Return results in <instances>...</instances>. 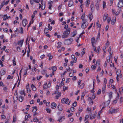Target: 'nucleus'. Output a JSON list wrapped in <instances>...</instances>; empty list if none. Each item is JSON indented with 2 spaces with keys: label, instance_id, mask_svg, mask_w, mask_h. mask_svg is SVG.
<instances>
[{
  "label": "nucleus",
  "instance_id": "f257e3e1",
  "mask_svg": "<svg viewBox=\"0 0 123 123\" xmlns=\"http://www.w3.org/2000/svg\"><path fill=\"white\" fill-rule=\"evenodd\" d=\"M70 28L66 29L65 31L63 32V34L62 36V38H65L67 37L70 33Z\"/></svg>",
  "mask_w": 123,
  "mask_h": 123
},
{
  "label": "nucleus",
  "instance_id": "f03ea898",
  "mask_svg": "<svg viewBox=\"0 0 123 123\" xmlns=\"http://www.w3.org/2000/svg\"><path fill=\"white\" fill-rule=\"evenodd\" d=\"M73 41V39L72 38L65 39L64 41V43L65 45H69L72 44Z\"/></svg>",
  "mask_w": 123,
  "mask_h": 123
},
{
  "label": "nucleus",
  "instance_id": "7ed1b4c3",
  "mask_svg": "<svg viewBox=\"0 0 123 123\" xmlns=\"http://www.w3.org/2000/svg\"><path fill=\"white\" fill-rule=\"evenodd\" d=\"M119 110L118 109H114L113 108H111L107 111V113L108 114H112L117 112Z\"/></svg>",
  "mask_w": 123,
  "mask_h": 123
},
{
  "label": "nucleus",
  "instance_id": "20e7f679",
  "mask_svg": "<svg viewBox=\"0 0 123 123\" xmlns=\"http://www.w3.org/2000/svg\"><path fill=\"white\" fill-rule=\"evenodd\" d=\"M121 70L120 69H117V77L116 79L117 81H118L119 80V78H122V75L121 74Z\"/></svg>",
  "mask_w": 123,
  "mask_h": 123
},
{
  "label": "nucleus",
  "instance_id": "39448f33",
  "mask_svg": "<svg viewBox=\"0 0 123 123\" xmlns=\"http://www.w3.org/2000/svg\"><path fill=\"white\" fill-rule=\"evenodd\" d=\"M61 102L62 103L67 104L68 105L70 104V102L68 98H63L61 99Z\"/></svg>",
  "mask_w": 123,
  "mask_h": 123
},
{
  "label": "nucleus",
  "instance_id": "423d86ee",
  "mask_svg": "<svg viewBox=\"0 0 123 123\" xmlns=\"http://www.w3.org/2000/svg\"><path fill=\"white\" fill-rule=\"evenodd\" d=\"M81 25V27L82 29H85L88 25V23L87 22V21H83Z\"/></svg>",
  "mask_w": 123,
  "mask_h": 123
},
{
  "label": "nucleus",
  "instance_id": "0eeeda50",
  "mask_svg": "<svg viewBox=\"0 0 123 123\" xmlns=\"http://www.w3.org/2000/svg\"><path fill=\"white\" fill-rule=\"evenodd\" d=\"M91 42L92 47H94V45L97 42L96 40H95V39L94 37H93L91 39Z\"/></svg>",
  "mask_w": 123,
  "mask_h": 123
},
{
  "label": "nucleus",
  "instance_id": "6e6552de",
  "mask_svg": "<svg viewBox=\"0 0 123 123\" xmlns=\"http://www.w3.org/2000/svg\"><path fill=\"white\" fill-rule=\"evenodd\" d=\"M23 26L25 27L28 24V22L26 19H24L22 21Z\"/></svg>",
  "mask_w": 123,
  "mask_h": 123
},
{
  "label": "nucleus",
  "instance_id": "1a4fd4ad",
  "mask_svg": "<svg viewBox=\"0 0 123 123\" xmlns=\"http://www.w3.org/2000/svg\"><path fill=\"white\" fill-rule=\"evenodd\" d=\"M110 61V57H107L106 58V60L105 61V63L104 64V65L105 67H106L107 65V64L108 63H109Z\"/></svg>",
  "mask_w": 123,
  "mask_h": 123
},
{
  "label": "nucleus",
  "instance_id": "9d476101",
  "mask_svg": "<svg viewBox=\"0 0 123 123\" xmlns=\"http://www.w3.org/2000/svg\"><path fill=\"white\" fill-rule=\"evenodd\" d=\"M24 40L23 39L22 40L19 41L18 43V44L19 45V46L21 47L22 46L23 43L24 42Z\"/></svg>",
  "mask_w": 123,
  "mask_h": 123
},
{
  "label": "nucleus",
  "instance_id": "9b49d317",
  "mask_svg": "<svg viewBox=\"0 0 123 123\" xmlns=\"http://www.w3.org/2000/svg\"><path fill=\"white\" fill-rule=\"evenodd\" d=\"M85 13H82L81 17V18L82 20V21H87L86 19L85 18Z\"/></svg>",
  "mask_w": 123,
  "mask_h": 123
},
{
  "label": "nucleus",
  "instance_id": "f8f14e48",
  "mask_svg": "<svg viewBox=\"0 0 123 123\" xmlns=\"http://www.w3.org/2000/svg\"><path fill=\"white\" fill-rule=\"evenodd\" d=\"M108 17V14L107 13H105L103 16V20L104 21H105Z\"/></svg>",
  "mask_w": 123,
  "mask_h": 123
},
{
  "label": "nucleus",
  "instance_id": "ddd939ff",
  "mask_svg": "<svg viewBox=\"0 0 123 123\" xmlns=\"http://www.w3.org/2000/svg\"><path fill=\"white\" fill-rule=\"evenodd\" d=\"M118 6L120 7H123V1H119Z\"/></svg>",
  "mask_w": 123,
  "mask_h": 123
},
{
  "label": "nucleus",
  "instance_id": "4468645a",
  "mask_svg": "<svg viewBox=\"0 0 123 123\" xmlns=\"http://www.w3.org/2000/svg\"><path fill=\"white\" fill-rule=\"evenodd\" d=\"M62 43L60 42H58L57 43V45L56 46V47L58 48H60L62 46Z\"/></svg>",
  "mask_w": 123,
  "mask_h": 123
},
{
  "label": "nucleus",
  "instance_id": "2eb2a0df",
  "mask_svg": "<svg viewBox=\"0 0 123 123\" xmlns=\"http://www.w3.org/2000/svg\"><path fill=\"white\" fill-rule=\"evenodd\" d=\"M51 108L52 109L55 108L56 106V104L55 103H52L51 104Z\"/></svg>",
  "mask_w": 123,
  "mask_h": 123
},
{
  "label": "nucleus",
  "instance_id": "dca6fc26",
  "mask_svg": "<svg viewBox=\"0 0 123 123\" xmlns=\"http://www.w3.org/2000/svg\"><path fill=\"white\" fill-rule=\"evenodd\" d=\"M88 100L89 102V103L90 104L92 105L93 104V101L94 100L91 99V98L89 97L88 98Z\"/></svg>",
  "mask_w": 123,
  "mask_h": 123
},
{
  "label": "nucleus",
  "instance_id": "f3484780",
  "mask_svg": "<svg viewBox=\"0 0 123 123\" xmlns=\"http://www.w3.org/2000/svg\"><path fill=\"white\" fill-rule=\"evenodd\" d=\"M65 119V117L64 116L61 117L58 119V121L60 122H61L63 121Z\"/></svg>",
  "mask_w": 123,
  "mask_h": 123
},
{
  "label": "nucleus",
  "instance_id": "a211bd4d",
  "mask_svg": "<svg viewBox=\"0 0 123 123\" xmlns=\"http://www.w3.org/2000/svg\"><path fill=\"white\" fill-rule=\"evenodd\" d=\"M88 17L90 20V21H91L93 18V16L92 14L91 13H89L88 15Z\"/></svg>",
  "mask_w": 123,
  "mask_h": 123
},
{
  "label": "nucleus",
  "instance_id": "6ab92c4d",
  "mask_svg": "<svg viewBox=\"0 0 123 123\" xmlns=\"http://www.w3.org/2000/svg\"><path fill=\"white\" fill-rule=\"evenodd\" d=\"M116 17H113L111 21V24L112 25H114L116 22Z\"/></svg>",
  "mask_w": 123,
  "mask_h": 123
},
{
  "label": "nucleus",
  "instance_id": "aec40b11",
  "mask_svg": "<svg viewBox=\"0 0 123 123\" xmlns=\"http://www.w3.org/2000/svg\"><path fill=\"white\" fill-rule=\"evenodd\" d=\"M106 86L105 85H103L102 90V92L103 93H104L105 92Z\"/></svg>",
  "mask_w": 123,
  "mask_h": 123
},
{
  "label": "nucleus",
  "instance_id": "412c9836",
  "mask_svg": "<svg viewBox=\"0 0 123 123\" xmlns=\"http://www.w3.org/2000/svg\"><path fill=\"white\" fill-rule=\"evenodd\" d=\"M58 110L60 111H61L63 109V106L62 105H58Z\"/></svg>",
  "mask_w": 123,
  "mask_h": 123
},
{
  "label": "nucleus",
  "instance_id": "4be33fe9",
  "mask_svg": "<svg viewBox=\"0 0 123 123\" xmlns=\"http://www.w3.org/2000/svg\"><path fill=\"white\" fill-rule=\"evenodd\" d=\"M6 73L5 69H2L0 71L1 75H4Z\"/></svg>",
  "mask_w": 123,
  "mask_h": 123
},
{
  "label": "nucleus",
  "instance_id": "5701e85b",
  "mask_svg": "<svg viewBox=\"0 0 123 123\" xmlns=\"http://www.w3.org/2000/svg\"><path fill=\"white\" fill-rule=\"evenodd\" d=\"M90 0H86V1L85 2L86 4V6L87 7H88L90 4Z\"/></svg>",
  "mask_w": 123,
  "mask_h": 123
},
{
  "label": "nucleus",
  "instance_id": "b1692460",
  "mask_svg": "<svg viewBox=\"0 0 123 123\" xmlns=\"http://www.w3.org/2000/svg\"><path fill=\"white\" fill-rule=\"evenodd\" d=\"M102 5L103 6V9H104L106 7L105 2L104 1H103L102 3Z\"/></svg>",
  "mask_w": 123,
  "mask_h": 123
},
{
  "label": "nucleus",
  "instance_id": "393cba45",
  "mask_svg": "<svg viewBox=\"0 0 123 123\" xmlns=\"http://www.w3.org/2000/svg\"><path fill=\"white\" fill-rule=\"evenodd\" d=\"M73 2L71 0H70L69 1L68 4V6L69 7H71L72 6L73 4Z\"/></svg>",
  "mask_w": 123,
  "mask_h": 123
},
{
  "label": "nucleus",
  "instance_id": "a878e982",
  "mask_svg": "<svg viewBox=\"0 0 123 123\" xmlns=\"http://www.w3.org/2000/svg\"><path fill=\"white\" fill-rule=\"evenodd\" d=\"M43 88L44 89H47L48 87L47 85V83L46 82H45L43 86Z\"/></svg>",
  "mask_w": 123,
  "mask_h": 123
},
{
  "label": "nucleus",
  "instance_id": "bb28decb",
  "mask_svg": "<svg viewBox=\"0 0 123 123\" xmlns=\"http://www.w3.org/2000/svg\"><path fill=\"white\" fill-rule=\"evenodd\" d=\"M19 93L21 95H24L25 96L26 95L25 92L24 90L20 91H19Z\"/></svg>",
  "mask_w": 123,
  "mask_h": 123
},
{
  "label": "nucleus",
  "instance_id": "cd10ccee",
  "mask_svg": "<svg viewBox=\"0 0 123 123\" xmlns=\"http://www.w3.org/2000/svg\"><path fill=\"white\" fill-rule=\"evenodd\" d=\"M41 2V4L42 5L41 9L42 10H43L45 9V4H43V1H42Z\"/></svg>",
  "mask_w": 123,
  "mask_h": 123
},
{
  "label": "nucleus",
  "instance_id": "c85d7f7f",
  "mask_svg": "<svg viewBox=\"0 0 123 123\" xmlns=\"http://www.w3.org/2000/svg\"><path fill=\"white\" fill-rule=\"evenodd\" d=\"M96 67V64H94L93 65H92L91 66V68L93 70H95Z\"/></svg>",
  "mask_w": 123,
  "mask_h": 123
},
{
  "label": "nucleus",
  "instance_id": "c756f323",
  "mask_svg": "<svg viewBox=\"0 0 123 123\" xmlns=\"http://www.w3.org/2000/svg\"><path fill=\"white\" fill-rule=\"evenodd\" d=\"M97 27L98 28L99 27V30L100 29L101 27V25H100L99 21L98 20L96 22Z\"/></svg>",
  "mask_w": 123,
  "mask_h": 123
},
{
  "label": "nucleus",
  "instance_id": "7c9ffc66",
  "mask_svg": "<svg viewBox=\"0 0 123 123\" xmlns=\"http://www.w3.org/2000/svg\"><path fill=\"white\" fill-rule=\"evenodd\" d=\"M12 64L14 66H15L16 65V58L15 57H14L13 59L12 60Z\"/></svg>",
  "mask_w": 123,
  "mask_h": 123
},
{
  "label": "nucleus",
  "instance_id": "2f4dec72",
  "mask_svg": "<svg viewBox=\"0 0 123 123\" xmlns=\"http://www.w3.org/2000/svg\"><path fill=\"white\" fill-rule=\"evenodd\" d=\"M54 94H55L57 95H58L60 96L61 95V93L60 92H59L58 91H56L55 92Z\"/></svg>",
  "mask_w": 123,
  "mask_h": 123
},
{
  "label": "nucleus",
  "instance_id": "473e14b6",
  "mask_svg": "<svg viewBox=\"0 0 123 123\" xmlns=\"http://www.w3.org/2000/svg\"><path fill=\"white\" fill-rule=\"evenodd\" d=\"M77 31H74L71 33L72 36V37H74L76 34Z\"/></svg>",
  "mask_w": 123,
  "mask_h": 123
},
{
  "label": "nucleus",
  "instance_id": "72a5a7b5",
  "mask_svg": "<svg viewBox=\"0 0 123 123\" xmlns=\"http://www.w3.org/2000/svg\"><path fill=\"white\" fill-rule=\"evenodd\" d=\"M110 103V99L108 100L107 101L105 102L104 103V105L105 106L108 105Z\"/></svg>",
  "mask_w": 123,
  "mask_h": 123
},
{
  "label": "nucleus",
  "instance_id": "f704fd0d",
  "mask_svg": "<svg viewBox=\"0 0 123 123\" xmlns=\"http://www.w3.org/2000/svg\"><path fill=\"white\" fill-rule=\"evenodd\" d=\"M90 118L91 119H94L95 117V115L94 114H92L90 115Z\"/></svg>",
  "mask_w": 123,
  "mask_h": 123
},
{
  "label": "nucleus",
  "instance_id": "c9c22d12",
  "mask_svg": "<svg viewBox=\"0 0 123 123\" xmlns=\"http://www.w3.org/2000/svg\"><path fill=\"white\" fill-rule=\"evenodd\" d=\"M24 99V98L22 96H20L19 98V101L22 102L23 101Z\"/></svg>",
  "mask_w": 123,
  "mask_h": 123
},
{
  "label": "nucleus",
  "instance_id": "e433bc0d",
  "mask_svg": "<svg viewBox=\"0 0 123 123\" xmlns=\"http://www.w3.org/2000/svg\"><path fill=\"white\" fill-rule=\"evenodd\" d=\"M3 20L5 21L8 18V17L6 14L4 15L3 16Z\"/></svg>",
  "mask_w": 123,
  "mask_h": 123
},
{
  "label": "nucleus",
  "instance_id": "4c0bfd02",
  "mask_svg": "<svg viewBox=\"0 0 123 123\" xmlns=\"http://www.w3.org/2000/svg\"><path fill=\"white\" fill-rule=\"evenodd\" d=\"M31 87L33 90L35 91L36 90V88L35 86L33 84H32L31 85Z\"/></svg>",
  "mask_w": 123,
  "mask_h": 123
},
{
  "label": "nucleus",
  "instance_id": "58836bf2",
  "mask_svg": "<svg viewBox=\"0 0 123 123\" xmlns=\"http://www.w3.org/2000/svg\"><path fill=\"white\" fill-rule=\"evenodd\" d=\"M85 84L84 83H83L81 85H78L79 87L81 89L83 88L85 86Z\"/></svg>",
  "mask_w": 123,
  "mask_h": 123
},
{
  "label": "nucleus",
  "instance_id": "ea45409f",
  "mask_svg": "<svg viewBox=\"0 0 123 123\" xmlns=\"http://www.w3.org/2000/svg\"><path fill=\"white\" fill-rule=\"evenodd\" d=\"M49 30L48 28H45L44 30V32L45 33H47L49 32Z\"/></svg>",
  "mask_w": 123,
  "mask_h": 123
},
{
  "label": "nucleus",
  "instance_id": "a19ab883",
  "mask_svg": "<svg viewBox=\"0 0 123 123\" xmlns=\"http://www.w3.org/2000/svg\"><path fill=\"white\" fill-rule=\"evenodd\" d=\"M103 82V85H105V86H106V84L107 83V81L105 78L104 79Z\"/></svg>",
  "mask_w": 123,
  "mask_h": 123
},
{
  "label": "nucleus",
  "instance_id": "79ce46f5",
  "mask_svg": "<svg viewBox=\"0 0 123 123\" xmlns=\"http://www.w3.org/2000/svg\"><path fill=\"white\" fill-rule=\"evenodd\" d=\"M5 0H4L2 2H1V5H0V7H2L4 5H6L5 4Z\"/></svg>",
  "mask_w": 123,
  "mask_h": 123
},
{
  "label": "nucleus",
  "instance_id": "37998d69",
  "mask_svg": "<svg viewBox=\"0 0 123 123\" xmlns=\"http://www.w3.org/2000/svg\"><path fill=\"white\" fill-rule=\"evenodd\" d=\"M90 8L91 10H94V4H92L90 5Z\"/></svg>",
  "mask_w": 123,
  "mask_h": 123
},
{
  "label": "nucleus",
  "instance_id": "c03bdc74",
  "mask_svg": "<svg viewBox=\"0 0 123 123\" xmlns=\"http://www.w3.org/2000/svg\"><path fill=\"white\" fill-rule=\"evenodd\" d=\"M37 110V107L36 106L34 107H33V109L32 110V111L33 112L35 113Z\"/></svg>",
  "mask_w": 123,
  "mask_h": 123
},
{
  "label": "nucleus",
  "instance_id": "a18cd8bd",
  "mask_svg": "<svg viewBox=\"0 0 123 123\" xmlns=\"http://www.w3.org/2000/svg\"><path fill=\"white\" fill-rule=\"evenodd\" d=\"M77 58H75L74 59V60H73V61H71V63L72 65H73V63H76L77 61Z\"/></svg>",
  "mask_w": 123,
  "mask_h": 123
},
{
  "label": "nucleus",
  "instance_id": "49530a36",
  "mask_svg": "<svg viewBox=\"0 0 123 123\" xmlns=\"http://www.w3.org/2000/svg\"><path fill=\"white\" fill-rule=\"evenodd\" d=\"M52 69L53 71V72L55 71L57 69V68L55 66H53L52 67Z\"/></svg>",
  "mask_w": 123,
  "mask_h": 123
},
{
  "label": "nucleus",
  "instance_id": "de8ad7c7",
  "mask_svg": "<svg viewBox=\"0 0 123 123\" xmlns=\"http://www.w3.org/2000/svg\"><path fill=\"white\" fill-rule=\"evenodd\" d=\"M112 92H111L108 93V95L110 99L112 98Z\"/></svg>",
  "mask_w": 123,
  "mask_h": 123
},
{
  "label": "nucleus",
  "instance_id": "09e8293b",
  "mask_svg": "<svg viewBox=\"0 0 123 123\" xmlns=\"http://www.w3.org/2000/svg\"><path fill=\"white\" fill-rule=\"evenodd\" d=\"M47 72V71L45 70H43L41 71V73L43 74H45Z\"/></svg>",
  "mask_w": 123,
  "mask_h": 123
},
{
  "label": "nucleus",
  "instance_id": "8fccbe9b",
  "mask_svg": "<svg viewBox=\"0 0 123 123\" xmlns=\"http://www.w3.org/2000/svg\"><path fill=\"white\" fill-rule=\"evenodd\" d=\"M95 93H93L92 95V96L91 97V99L94 100L95 98Z\"/></svg>",
  "mask_w": 123,
  "mask_h": 123
},
{
  "label": "nucleus",
  "instance_id": "3c124183",
  "mask_svg": "<svg viewBox=\"0 0 123 123\" xmlns=\"http://www.w3.org/2000/svg\"><path fill=\"white\" fill-rule=\"evenodd\" d=\"M100 59H98L96 62V64L97 65H99L100 63Z\"/></svg>",
  "mask_w": 123,
  "mask_h": 123
},
{
  "label": "nucleus",
  "instance_id": "603ef678",
  "mask_svg": "<svg viewBox=\"0 0 123 123\" xmlns=\"http://www.w3.org/2000/svg\"><path fill=\"white\" fill-rule=\"evenodd\" d=\"M109 84H111L112 83L114 82V81L113 79H110L109 80Z\"/></svg>",
  "mask_w": 123,
  "mask_h": 123
},
{
  "label": "nucleus",
  "instance_id": "864d4df0",
  "mask_svg": "<svg viewBox=\"0 0 123 123\" xmlns=\"http://www.w3.org/2000/svg\"><path fill=\"white\" fill-rule=\"evenodd\" d=\"M83 110V108L81 107L80 106L79 108V113L81 112Z\"/></svg>",
  "mask_w": 123,
  "mask_h": 123
},
{
  "label": "nucleus",
  "instance_id": "5fc2aeb1",
  "mask_svg": "<svg viewBox=\"0 0 123 123\" xmlns=\"http://www.w3.org/2000/svg\"><path fill=\"white\" fill-rule=\"evenodd\" d=\"M48 29L50 31H51L52 30V26H50V25L49 24L48 25Z\"/></svg>",
  "mask_w": 123,
  "mask_h": 123
},
{
  "label": "nucleus",
  "instance_id": "6e6d98bb",
  "mask_svg": "<svg viewBox=\"0 0 123 123\" xmlns=\"http://www.w3.org/2000/svg\"><path fill=\"white\" fill-rule=\"evenodd\" d=\"M109 43L108 41H107L106 43L105 44V48L109 46Z\"/></svg>",
  "mask_w": 123,
  "mask_h": 123
},
{
  "label": "nucleus",
  "instance_id": "4d7b16f0",
  "mask_svg": "<svg viewBox=\"0 0 123 123\" xmlns=\"http://www.w3.org/2000/svg\"><path fill=\"white\" fill-rule=\"evenodd\" d=\"M33 121L34 122H38L39 121L38 120L36 117H34L33 119Z\"/></svg>",
  "mask_w": 123,
  "mask_h": 123
},
{
  "label": "nucleus",
  "instance_id": "13d9d810",
  "mask_svg": "<svg viewBox=\"0 0 123 123\" xmlns=\"http://www.w3.org/2000/svg\"><path fill=\"white\" fill-rule=\"evenodd\" d=\"M111 20V18L110 17H108L107 18V21L108 23H109L110 22V21Z\"/></svg>",
  "mask_w": 123,
  "mask_h": 123
},
{
  "label": "nucleus",
  "instance_id": "bf43d9fd",
  "mask_svg": "<svg viewBox=\"0 0 123 123\" xmlns=\"http://www.w3.org/2000/svg\"><path fill=\"white\" fill-rule=\"evenodd\" d=\"M64 85V83L63 82H61V83H60L59 85L60 87H62V85Z\"/></svg>",
  "mask_w": 123,
  "mask_h": 123
},
{
  "label": "nucleus",
  "instance_id": "052dcab7",
  "mask_svg": "<svg viewBox=\"0 0 123 123\" xmlns=\"http://www.w3.org/2000/svg\"><path fill=\"white\" fill-rule=\"evenodd\" d=\"M85 94L86 92L85 91L83 92L81 96V97L83 98V97H84Z\"/></svg>",
  "mask_w": 123,
  "mask_h": 123
},
{
  "label": "nucleus",
  "instance_id": "680f3d73",
  "mask_svg": "<svg viewBox=\"0 0 123 123\" xmlns=\"http://www.w3.org/2000/svg\"><path fill=\"white\" fill-rule=\"evenodd\" d=\"M3 31L5 32H6L8 31V29L6 28H3Z\"/></svg>",
  "mask_w": 123,
  "mask_h": 123
},
{
  "label": "nucleus",
  "instance_id": "e2e57ef3",
  "mask_svg": "<svg viewBox=\"0 0 123 123\" xmlns=\"http://www.w3.org/2000/svg\"><path fill=\"white\" fill-rule=\"evenodd\" d=\"M63 91H64L68 89V87H66L65 86H63Z\"/></svg>",
  "mask_w": 123,
  "mask_h": 123
},
{
  "label": "nucleus",
  "instance_id": "0e129e2a",
  "mask_svg": "<svg viewBox=\"0 0 123 123\" xmlns=\"http://www.w3.org/2000/svg\"><path fill=\"white\" fill-rule=\"evenodd\" d=\"M13 76H11L10 75H8L7 76V79H12L13 78Z\"/></svg>",
  "mask_w": 123,
  "mask_h": 123
},
{
  "label": "nucleus",
  "instance_id": "69168bd1",
  "mask_svg": "<svg viewBox=\"0 0 123 123\" xmlns=\"http://www.w3.org/2000/svg\"><path fill=\"white\" fill-rule=\"evenodd\" d=\"M89 117V116L88 115H86L85 117V119L84 121H86L87 120Z\"/></svg>",
  "mask_w": 123,
  "mask_h": 123
},
{
  "label": "nucleus",
  "instance_id": "338daca9",
  "mask_svg": "<svg viewBox=\"0 0 123 123\" xmlns=\"http://www.w3.org/2000/svg\"><path fill=\"white\" fill-rule=\"evenodd\" d=\"M46 110L47 111L48 113H50L51 110L50 109L47 108L46 109Z\"/></svg>",
  "mask_w": 123,
  "mask_h": 123
},
{
  "label": "nucleus",
  "instance_id": "774afa93",
  "mask_svg": "<svg viewBox=\"0 0 123 123\" xmlns=\"http://www.w3.org/2000/svg\"><path fill=\"white\" fill-rule=\"evenodd\" d=\"M74 75L73 73H72V72L70 73L69 74V76L70 77H72Z\"/></svg>",
  "mask_w": 123,
  "mask_h": 123
}]
</instances>
